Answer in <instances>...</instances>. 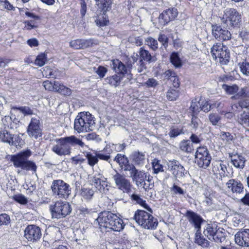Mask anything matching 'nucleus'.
I'll return each mask as SVG.
<instances>
[{"label": "nucleus", "mask_w": 249, "mask_h": 249, "mask_svg": "<svg viewBox=\"0 0 249 249\" xmlns=\"http://www.w3.org/2000/svg\"><path fill=\"white\" fill-rule=\"evenodd\" d=\"M99 8L106 10L110 4V0H95Z\"/></svg>", "instance_id": "nucleus-45"}, {"label": "nucleus", "mask_w": 249, "mask_h": 249, "mask_svg": "<svg viewBox=\"0 0 249 249\" xmlns=\"http://www.w3.org/2000/svg\"><path fill=\"white\" fill-rule=\"evenodd\" d=\"M51 189L53 193L57 195L58 198H67L71 193L69 184L61 179L53 180Z\"/></svg>", "instance_id": "nucleus-7"}, {"label": "nucleus", "mask_w": 249, "mask_h": 249, "mask_svg": "<svg viewBox=\"0 0 249 249\" xmlns=\"http://www.w3.org/2000/svg\"><path fill=\"white\" fill-rule=\"evenodd\" d=\"M199 101L201 110L206 112H207L210 110L211 106L209 104L208 101L201 99H199Z\"/></svg>", "instance_id": "nucleus-55"}, {"label": "nucleus", "mask_w": 249, "mask_h": 249, "mask_svg": "<svg viewBox=\"0 0 249 249\" xmlns=\"http://www.w3.org/2000/svg\"><path fill=\"white\" fill-rule=\"evenodd\" d=\"M95 124V120L89 112L78 113L74 120V129L78 133L92 131Z\"/></svg>", "instance_id": "nucleus-3"}, {"label": "nucleus", "mask_w": 249, "mask_h": 249, "mask_svg": "<svg viewBox=\"0 0 249 249\" xmlns=\"http://www.w3.org/2000/svg\"><path fill=\"white\" fill-rule=\"evenodd\" d=\"M213 57L215 59L217 62L219 63L221 65H227L229 61V50L226 46L224 47L223 49L222 50V52L216 53V54L213 56Z\"/></svg>", "instance_id": "nucleus-22"}, {"label": "nucleus", "mask_w": 249, "mask_h": 249, "mask_svg": "<svg viewBox=\"0 0 249 249\" xmlns=\"http://www.w3.org/2000/svg\"><path fill=\"white\" fill-rule=\"evenodd\" d=\"M56 144H54L52 150L59 156L70 155L71 154V146L78 145L83 148L87 147L81 140L75 136L72 135L56 139Z\"/></svg>", "instance_id": "nucleus-2"}, {"label": "nucleus", "mask_w": 249, "mask_h": 249, "mask_svg": "<svg viewBox=\"0 0 249 249\" xmlns=\"http://www.w3.org/2000/svg\"><path fill=\"white\" fill-rule=\"evenodd\" d=\"M249 99H247L246 100L240 101L238 104H234L232 105L231 108L233 110H236L240 107L241 108H248V104H249Z\"/></svg>", "instance_id": "nucleus-44"}, {"label": "nucleus", "mask_w": 249, "mask_h": 249, "mask_svg": "<svg viewBox=\"0 0 249 249\" xmlns=\"http://www.w3.org/2000/svg\"><path fill=\"white\" fill-rule=\"evenodd\" d=\"M31 155L30 150H26L11 156L10 160L16 167L21 168L25 161Z\"/></svg>", "instance_id": "nucleus-11"}, {"label": "nucleus", "mask_w": 249, "mask_h": 249, "mask_svg": "<svg viewBox=\"0 0 249 249\" xmlns=\"http://www.w3.org/2000/svg\"><path fill=\"white\" fill-rule=\"evenodd\" d=\"M83 153L84 154L85 156L86 157V159L88 160V163L89 165L93 167L98 163V160L96 155V153H95V155H93L91 153L88 152H83Z\"/></svg>", "instance_id": "nucleus-36"}, {"label": "nucleus", "mask_w": 249, "mask_h": 249, "mask_svg": "<svg viewBox=\"0 0 249 249\" xmlns=\"http://www.w3.org/2000/svg\"><path fill=\"white\" fill-rule=\"evenodd\" d=\"M10 217L6 213L0 214V226L7 225L10 222Z\"/></svg>", "instance_id": "nucleus-62"}, {"label": "nucleus", "mask_w": 249, "mask_h": 249, "mask_svg": "<svg viewBox=\"0 0 249 249\" xmlns=\"http://www.w3.org/2000/svg\"><path fill=\"white\" fill-rule=\"evenodd\" d=\"M112 178L114 181L116 187L123 193H129L132 189V185L130 181L125 177L117 171L115 174L112 175Z\"/></svg>", "instance_id": "nucleus-9"}, {"label": "nucleus", "mask_w": 249, "mask_h": 249, "mask_svg": "<svg viewBox=\"0 0 249 249\" xmlns=\"http://www.w3.org/2000/svg\"><path fill=\"white\" fill-rule=\"evenodd\" d=\"M226 185L227 191L233 195L240 194L244 191V186L239 181L231 179L226 183Z\"/></svg>", "instance_id": "nucleus-14"}, {"label": "nucleus", "mask_w": 249, "mask_h": 249, "mask_svg": "<svg viewBox=\"0 0 249 249\" xmlns=\"http://www.w3.org/2000/svg\"><path fill=\"white\" fill-rule=\"evenodd\" d=\"M170 190L171 192L175 195H184L185 191L179 186L174 184L173 186L171 188Z\"/></svg>", "instance_id": "nucleus-56"}, {"label": "nucleus", "mask_w": 249, "mask_h": 249, "mask_svg": "<svg viewBox=\"0 0 249 249\" xmlns=\"http://www.w3.org/2000/svg\"><path fill=\"white\" fill-rule=\"evenodd\" d=\"M211 159V156L206 147H199L197 149L195 155V162L199 167L204 169L208 167Z\"/></svg>", "instance_id": "nucleus-8"}, {"label": "nucleus", "mask_w": 249, "mask_h": 249, "mask_svg": "<svg viewBox=\"0 0 249 249\" xmlns=\"http://www.w3.org/2000/svg\"><path fill=\"white\" fill-rule=\"evenodd\" d=\"M131 158L132 161L137 165H142L145 160V155L144 153L139 151H135L131 155Z\"/></svg>", "instance_id": "nucleus-26"}, {"label": "nucleus", "mask_w": 249, "mask_h": 249, "mask_svg": "<svg viewBox=\"0 0 249 249\" xmlns=\"http://www.w3.org/2000/svg\"><path fill=\"white\" fill-rule=\"evenodd\" d=\"M220 137L225 142L231 141L232 138V136L229 132H221L220 134Z\"/></svg>", "instance_id": "nucleus-64"}, {"label": "nucleus", "mask_w": 249, "mask_h": 249, "mask_svg": "<svg viewBox=\"0 0 249 249\" xmlns=\"http://www.w3.org/2000/svg\"><path fill=\"white\" fill-rule=\"evenodd\" d=\"M134 219L139 225L145 229L154 230L158 224L156 218L150 213L143 210H138L136 212Z\"/></svg>", "instance_id": "nucleus-4"}, {"label": "nucleus", "mask_w": 249, "mask_h": 249, "mask_svg": "<svg viewBox=\"0 0 249 249\" xmlns=\"http://www.w3.org/2000/svg\"><path fill=\"white\" fill-rule=\"evenodd\" d=\"M112 153V149L111 148L110 144L107 145L102 151L96 152L98 159L106 161H107L110 159V155Z\"/></svg>", "instance_id": "nucleus-25"}, {"label": "nucleus", "mask_w": 249, "mask_h": 249, "mask_svg": "<svg viewBox=\"0 0 249 249\" xmlns=\"http://www.w3.org/2000/svg\"><path fill=\"white\" fill-rule=\"evenodd\" d=\"M47 60L46 54L45 53H41L36 56L35 61V64L36 66L42 67L45 64Z\"/></svg>", "instance_id": "nucleus-37"}, {"label": "nucleus", "mask_w": 249, "mask_h": 249, "mask_svg": "<svg viewBox=\"0 0 249 249\" xmlns=\"http://www.w3.org/2000/svg\"><path fill=\"white\" fill-rule=\"evenodd\" d=\"M241 71L243 74L249 76V63L248 62H243L240 66Z\"/></svg>", "instance_id": "nucleus-60"}, {"label": "nucleus", "mask_w": 249, "mask_h": 249, "mask_svg": "<svg viewBox=\"0 0 249 249\" xmlns=\"http://www.w3.org/2000/svg\"><path fill=\"white\" fill-rule=\"evenodd\" d=\"M21 168L26 171L31 170L34 172H36L37 167L33 161L29 160L27 159Z\"/></svg>", "instance_id": "nucleus-39"}, {"label": "nucleus", "mask_w": 249, "mask_h": 249, "mask_svg": "<svg viewBox=\"0 0 249 249\" xmlns=\"http://www.w3.org/2000/svg\"><path fill=\"white\" fill-rule=\"evenodd\" d=\"M81 196L87 200H90L94 195V191L90 188L83 187L80 190Z\"/></svg>", "instance_id": "nucleus-33"}, {"label": "nucleus", "mask_w": 249, "mask_h": 249, "mask_svg": "<svg viewBox=\"0 0 249 249\" xmlns=\"http://www.w3.org/2000/svg\"><path fill=\"white\" fill-rule=\"evenodd\" d=\"M200 108L199 100H197V99H193L190 107V110L191 111L192 115H197L201 110Z\"/></svg>", "instance_id": "nucleus-35"}, {"label": "nucleus", "mask_w": 249, "mask_h": 249, "mask_svg": "<svg viewBox=\"0 0 249 249\" xmlns=\"http://www.w3.org/2000/svg\"><path fill=\"white\" fill-rule=\"evenodd\" d=\"M212 171L217 178H219L221 180L228 176L227 166L223 162H215L213 165Z\"/></svg>", "instance_id": "nucleus-18"}, {"label": "nucleus", "mask_w": 249, "mask_h": 249, "mask_svg": "<svg viewBox=\"0 0 249 249\" xmlns=\"http://www.w3.org/2000/svg\"><path fill=\"white\" fill-rule=\"evenodd\" d=\"M221 21L229 29L231 27H237L241 22V16L235 9H227L224 11Z\"/></svg>", "instance_id": "nucleus-5"}, {"label": "nucleus", "mask_w": 249, "mask_h": 249, "mask_svg": "<svg viewBox=\"0 0 249 249\" xmlns=\"http://www.w3.org/2000/svg\"><path fill=\"white\" fill-rule=\"evenodd\" d=\"M153 168L154 173L158 174L160 172L163 171V166L160 163V161L157 159H154L152 162Z\"/></svg>", "instance_id": "nucleus-48"}, {"label": "nucleus", "mask_w": 249, "mask_h": 249, "mask_svg": "<svg viewBox=\"0 0 249 249\" xmlns=\"http://www.w3.org/2000/svg\"><path fill=\"white\" fill-rule=\"evenodd\" d=\"M158 40L162 43L165 48L168 46L169 38L165 35L160 33L158 37Z\"/></svg>", "instance_id": "nucleus-61"}, {"label": "nucleus", "mask_w": 249, "mask_h": 249, "mask_svg": "<svg viewBox=\"0 0 249 249\" xmlns=\"http://www.w3.org/2000/svg\"><path fill=\"white\" fill-rule=\"evenodd\" d=\"M235 243L242 247H249V229H242L234 236Z\"/></svg>", "instance_id": "nucleus-13"}, {"label": "nucleus", "mask_w": 249, "mask_h": 249, "mask_svg": "<svg viewBox=\"0 0 249 249\" xmlns=\"http://www.w3.org/2000/svg\"><path fill=\"white\" fill-rule=\"evenodd\" d=\"M50 210L53 217L58 219L65 217L71 212V208L69 204L60 201L50 205Z\"/></svg>", "instance_id": "nucleus-6"}, {"label": "nucleus", "mask_w": 249, "mask_h": 249, "mask_svg": "<svg viewBox=\"0 0 249 249\" xmlns=\"http://www.w3.org/2000/svg\"><path fill=\"white\" fill-rule=\"evenodd\" d=\"M39 123V120L36 118L31 119L27 129V133L30 137L36 139L41 136V129Z\"/></svg>", "instance_id": "nucleus-12"}, {"label": "nucleus", "mask_w": 249, "mask_h": 249, "mask_svg": "<svg viewBox=\"0 0 249 249\" xmlns=\"http://www.w3.org/2000/svg\"><path fill=\"white\" fill-rule=\"evenodd\" d=\"M110 66L117 73L106 78V82L110 85L116 87L120 84L124 78H126L123 82L124 83L132 79L133 75L129 69L118 59L112 60Z\"/></svg>", "instance_id": "nucleus-1"}, {"label": "nucleus", "mask_w": 249, "mask_h": 249, "mask_svg": "<svg viewBox=\"0 0 249 249\" xmlns=\"http://www.w3.org/2000/svg\"><path fill=\"white\" fill-rule=\"evenodd\" d=\"M14 7L8 0H0V9H5L8 10H13Z\"/></svg>", "instance_id": "nucleus-52"}, {"label": "nucleus", "mask_w": 249, "mask_h": 249, "mask_svg": "<svg viewBox=\"0 0 249 249\" xmlns=\"http://www.w3.org/2000/svg\"><path fill=\"white\" fill-rule=\"evenodd\" d=\"M82 49L87 48L96 44L92 39H81Z\"/></svg>", "instance_id": "nucleus-57"}, {"label": "nucleus", "mask_w": 249, "mask_h": 249, "mask_svg": "<svg viewBox=\"0 0 249 249\" xmlns=\"http://www.w3.org/2000/svg\"><path fill=\"white\" fill-rule=\"evenodd\" d=\"M225 46L226 45H223V44L221 43H217L214 44L212 47L211 51L212 55L213 56L215 55L216 53L222 52V50H223Z\"/></svg>", "instance_id": "nucleus-46"}, {"label": "nucleus", "mask_w": 249, "mask_h": 249, "mask_svg": "<svg viewBox=\"0 0 249 249\" xmlns=\"http://www.w3.org/2000/svg\"><path fill=\"white\" fill-rule=\"evenodd\" d=\"M178 92L177 90L171 89L167 92L166 96L168 100L170 101L176 100L178 97Z\"/></svg>", "instance_id": "nucleus-51"}, {"label": "nucleus", "mask_w": 249, "mask_h": 249, "mask_svg": "<svg viewBox=\"0 0 249 249\" xmlns=\"http://www.w3.org/2000/svg\"><path fill=\"white\" fill-rule=\"evenodd\" d=\"M141 60H145L149 63L152 61H155L156 59L155 56H152L149 52L145 49L141 48L139 52Z\"/></svg>", "instance_id": "nucleus-31"}, {"label": "nucleus", "mask_w": 249, "mask_h": 249, "mask_svg": "<svg viewBox=\"0 0 249 249\" xmlns=\"http://www.w3.org/2000/svg\"><path fill=\"white\" fill-rule=\"evenodd\" d=\"M246 160L245 158L240 155H235L231 157V161L234 167L238 168H243Z\"/></svg>", "instance_id": "nucleus-27"}, {"label": "nucleus", "mask_w": 249, "mask_h": 249, "mask_svg": "<svg viewBox=\"0 0 249 249\" xmlns=\"http://www.w3.org/2000/svg\"><path fill=\"white\" fill-rule=\"evenodd\" d=\"M197 232L196 236V242L200 246L203 247H207L209 245V242L205 238L201 237L198 235Z\"/></svg>", "instance_id": "nucleus-47"}, {"label": "nucleus", "mask_w": 249, "mask_h": 249, "mask_svg": "<svg viewBox=\"0 0 249 249\" xmlns=\"http://www.w3.org/2000/svg\"><path fill=\"white\" fill-rule=\"evenodd\" d=\"M14 199L16 201L23 205L26 204L28 202L27 199L21 194L15 195L14 196Z\"/></svg>", "instance_id": "nucleus-58"}, {"label": "nucleus", "mask_w": 249, "mask_h": 249, "mask_svg": "<svg viewBox=\"0 0 249 249\" xmlns=\"http://www.w3.org/2000/svg\"><path fill=\"white\" fill-rule=\"evenodd\" d=\"M221 117L216 113H211L209 115V120L213 125H219Z\"/></svg>", "instance_id": "nucleus-42"}, {"label": "nucleus", "mask_w": 249, "mask_h": 249, "mask_svg": "<svg viewBox=\"0 0 249 249\" xmlns=\"http://www.w3.org/2000/svg\"><path fill=\"white\" fill-rule=\"evenodd\" d=\"M178 12L176 8H169L164 11L159 16L160 22L164 25L173 20L177 17Z\"/></svg>", "instance_id": "nucleus-17"}, {"label": "nucleus", "mask_w": 249, "mask_h": 249, "mask_svg": "<svg viewBox=\"0 0 249 249\" xmlns=\"http://www.w3.org/2000/svg\"><path fill=\"white\" fill-rule=\"evenodd\" d=\"M182 130L181 128L176 127H173L171 128V130L169 133V135L171 138H175L180 134H182Z\"/></svg>", "instance_id": "nucleus-54"}, {"label": "nucleus", "mask_w": 249, "mask_h": 249, "mask_svg": "<svg viewBox=\"0 0 249 249\" xmlns=\"http://www.w3.org/2000/svg\"><path fill=\"white\" fill-rule=\"evenodd\" d=\"M54 86H55V92H58L65 96H70L71 95V90L65 86L63 84L57 81L56 82Z\"/></svg>", "instance_id": "nucleus-30"}, {"label": "nucleus", "mask_w": 249, "mask_h": 249, "mask_svg": "<svg viewBox=\"0 0 249 249\" xmlns=\"http://www.w3.org/2000/svg\"><path fill=\"white\" fill-rule=\"evenodd\" d=\"M180 148L184 152H191L193 150L192 142L188 140H184L180 143Z\"/></svg>", "instance_id": "nucleus-38"}, {"label": "nucleus", "mask_w": 249, "mask_h": 249, "mask_svg": "<svg viewBox=\"0 0 249 249\" xmlns=\"http://www.w3.org/2000/svg\"><path fill=\"white\" fill-rule=\"evenodd\" d=\"M168 169L177 178L182 177L185 174V170L177 160L170 161L168 164Z\"/></svg>", "instance_id": "nucleus-19"}, {"label": "nucleus", "mask_w": 249, "mask_h": 249, "mask_svg": "<svg viewBox=\"0 0 249 249\" xmlns=\"http://www.w3.org/2000/svg\"><path fill=\"white\" fill-rule=\"evenodd\" d=\"M146 44L153 51H156L158 48V43L156 39L152 37H148L145 40Z\"/></svg>", "instance_id": "nucleus-40"}, {"label": "nucleus", "mask_w": 249, "mask_h": 249, "mask_svg": "<svg viewBox=\"0 0 249 249\" xmlns=\"http://www.w3.org/2000/svg\"><path fill=\"white\" fill-rule=\"evenodd\" d=\"M112 213L110 212H104L100 213L96 219V221L98 223L99 228L103 229H107L109 225V221L111 219Z\"/></svg>", "instance_id": "nucleus-20"}, {"label": "nucleus", "mask_w": 249, "mask_h": 249, "mask_svg": "<svg viewBox=\"0 0 249 249\" xmlns=\"http://www.w3.org/2000/svg\"><path fill=\"white\" fill-rule=\"evenodd\" d=\"M222 87V89L227 94L231 95L236 93L238 90V87L235 85L228 86L226 84H223Z\"/></svg>", "instance_id": "nucleus-43"}, {"label": "nucleus", "mask_w": 249, "mask_h": 249, "mask_svg": "<svg viewBox=\"0 0 249 249\" xmlns=\"http://www.w3.org/2000/svg\"><path fill=\"white\" fill-rule=\"evenodd\" d=\"M170 61L176 68H180L182 66V62L178 53H172L170 55Z\"/></svg>", "instance_id": "nucleus-34"}, {"label": "nucleus", "mask_w": 249, "mask_h": 249, "mask_svg": "<svg viewBox=\"0 0 249 249\" xmlns=\"http://www.w3.org/2000/svg\"><path fill=\"white\" fill-rule=\"evenodd\" d=\"M120 165L121 168L123 169V167L129 165L130 163L129 162L128 158L124 155H122L120 154H118L114 159Z\"/></svg>", "instance_id": "nucleus-32"}, {"label": "nucleus", "mask_w": 249, "mask_h": 249, "mask_svg": "<svg viewBox=\"0 0 249 249\" xmlns=\"http://www.w3.org/2000/svg\"><path fill=\"white\" fill-rule=\"evenodd\" d=\"M90 181L101 193L104 192L107 186V178L102 174H96L91 178Z\"/></svg>", "instance_id": "nucleus-15"}, {"label": "nucleus", "mask_w": 249, "mask_h": 249, "mask_svg": "<svg viewBox=\"0 0 249 249\" xmlns=\"http://www.w3.org/2000/svg\"><path fill=\"white\" fill-rule=\"evenodd\" d=\"M108 228L116 231H120L124 229V225L123 220L117 215L112 213L111 219L109 221Z\"/></svg>", "instance_id": "nucleus-21"}, {"label": "nucleus", "mask_w": 249, "mask_h": 249, "mask_svg": "<svg viewBox=\"0 0 249 249\" xmlns=\"http://www.w3.org/2000/svg\"><path fill=\"white\" fill-rule=\"evenodd\" d=\"M123 169L124 171H128L130 174V177L132 178L134 176L135 173H136L138 169H136L135 166L132 164H130L129 165H127L125 167H123Z\"/></svg>", "instance_id": "nucleus-49"}, {"label": "nucleus", "mask_w": 249, "mask_h": 249, "mask_svg": "<svg viewBox=\"0 0 249 249\" xmlns=\"http://www.w3.org/2000/svg\"><path fill=\"white\" fill-rule=\"evenodd\" d=\"M0 140L4 142L8 143L10 145H14L17 146L16 142V138H14V135L11 134L7 130H4L0 132Z\"/></svg>", "instance_id": "nucleus-24"}, {"label": "nucleus", "mask_w": 249, "mask_h": 249, "mask_svg": "<svg viewBox=\"0 0 249 249\" xmlns=\"http://www.w3.org/2000/svg\"><path fill=\"white\" fill-rule=\"evenodd\" d=\"M41 235L40 229L36 225H28L24 231V236L28 241H37L40 238Z\"/></svg>", "instance_id": "nucleus-10"}, {"label": "nucleus", "mask_w": 249, "mask_h": 249, "mask_svg": "<svg viewBox=\"0 0 249 249\" xmlns=\"http://www.w3.org/2000/svg\"><path fill=\"white\" fill-rule=\"evenodd\" d=\"M213 35L219 40H229L231 38V34L228 30L223 29L220 26H214L213 28Z\"/></svg>", "instance_id": "nucleus-16"}, {"label": "nucleus", "mask_w": 249, "mask_h": 249, "mask_svg": "<svg viewBox=\"0 0 249 249\" xmlns=\"http://www.w3.org/2000/svg\"><path fill=\"white\" fill-rule=\"evenodd\" d=\"M70 46L74 49H82L81 39L71 40L70 42Z\"/></svg>", "instance_id": "nucleus-59"}, {"label": "nucleus", "mask_w": 249, "mask_h": 249, "mask_svg": "<svg viewBox=\"0 0 249 249\" xmlns=\"http://www.w3.org/2000/svg\"><path fill=\"white\" fill-rule=\"evenodd\" d=\"M187 216L189 221L194 225L195 228L198 230L200 229L202 219L199 215L194 212L188 211Z\"/></svg>", "instance_id": "nucleus-23"}, {"label": "nucleus", "mask_w": 249, "mask_h": 249, "mask_svg": "<svg viewBox=\"0 0 249 249\" xmlns=\"http://www.w3.org/2000/svg\"><path fill=\"white\" fill-rule=\"evenodd\" d=\"M238 121L244 127H249V114L245 112L240 114L238 118Z\"/></svg>", "instance_id": "nucleus-41"}, {"label": "nucleus", "mask_w": 249, "mask_h": 249, "mask_svg": "<svg viewBox=\"0 0 249 249\" xmlns=\"http://www.w3.org/2000/svg\"><path fill=\"white\" fill-rule=\"evenodd\" d=\"M146 178V174L144 171H140L138 170L136 173L132 178L133 181L136 182L137 186L142 185V183L144 182Z\"/></svg>", "instance_id": "nucleus-28"}, {"label": "nucleus", "mask_w": 249, "mask_h": 249, "mask_svg": "<svg viewBox=\"0 0 249 249\" xmlns=\"http://www.w3.org/2000/svg\"><path fill=\"white\" fill-rule=\"evenodd\" d=\"M225 239L224 235L222 233L219 229L217 230V231L215 233L213 239H212V241H214L216 242H222Z\"/></svg>", "instance_id": "nucleus-53"}, {"label": "nucleus", "mask_w": 249, "mask_h": 249, "mask_svg": "<svg viewBox=\"0 0 249 249\" xmlns=\"http://www.w3.org/2000/svg\"><path fill=\"white\" fill-rule=\"evenodd\" d=\"M217 231V230L216 229L215 224H208L203 233L209 240H212V239H213V237Z\"/></svg>", "instance_id": "nucleus-29"}, {"label": "nucleus", "mask_w": 249, "mask_h": 249, "mask_svg": "<svg viewBox=\"0 0 249 249\" xmlns=\"http://www.w3.org/2000/svg\"><path fill=\"white\" fill-rule=\"evenodd\" d=\"M56 81L53 82H51L49 80H46L43 83V86L45 89L49 91H55V86L54 84H56Z\"/></svg>", "instance_id": "nucleus-50"}, {"label": "nucleus", "mask_w": 249, "mask_h": 249, "mask_svg": "<svg viewBox=\"0 0 249 249\" xmlns=\"http://www.w3.org/2000/svg\"><path fill=\"white\" fill-rule=\"evenodd\" d=\"M71 163L73 165H77L81 164L85 161V159L81 157L79 155L73 157L71 159Z\"/></svg>", "instance_id": "nucleus-63"}]
</instances>
